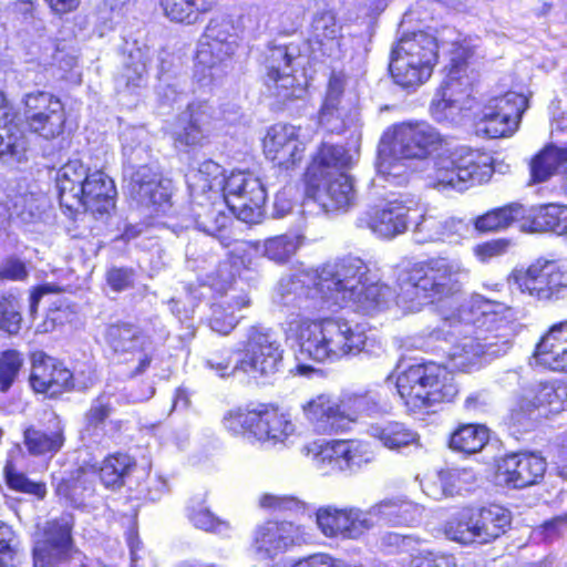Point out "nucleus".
I'll use <instances>...</instances> for the list:
<instances>
[{
    "label": "nucleus",
    "mask_w": 567,
    "mask_h": 567,
    "mask_svg": "<svg viewBox=\"0 0 567 567\" xmlns=\"http://www.w3.org/2000/svg\"><path fill=\"white\" fill-rule=\"evenodd\" d=\"M466 275L460 259L439 257L411 265L398 278L399 303L410 311L437 307L442 322L429 337L446 343L442 351L457 370L470 369L482 357L506 354L514 338L501 305L480 295L463 299L462 278Z\"/></svg>",
    "instance_id": "nucleus-1"
},
{
    "label": "nucleus",
    "mask_w": 567,
    "mask_h": 567,
    "mask_svg": "<svg viewBox=\"0 0 567 567\" xmlns=\"http://www.w3.org/2000/svg\"><path fill=\"white\" fill-rule=\"evenodd\" d=\"M278 292L284 305L309 312L350 305L370 312L383 306L391 296L390 288L379 282L361 258L353 256L282 278Z\"/></svg>",
    "instance_id": "nucleus-2"
},
{
    "label": "nucleus",
    "mask_w": 567,
    "mask_h": 567,
    "mask_svg": "<svg viewBox=\"0 0 567 567\" xmlns=\"http://www.w3.org/2000/svg\"><path fill=\"white\" fill-rule=\"evenodd\" d=\"M299 355L313 361H334L368 351L369 338L359 324L343 319L300 320L296 323Z\"/></svg>",
    "instance_id": "nucleus-3"
},
{
    "label": "nucleus",
    "mask_w": 567,
    "mask_h": 567,
    "mask_svg": "<svg viewBox=\"0 0 567 567\" xmlns=\"http://www.w3.org/2000/svg\"><path fill=\"white\" fill-rule=\"evenodd\" d=\"M431 163L425 181L429 187L437 190L465 192L487 183L494 174L493 157L466 146L440 154Z\"/></svg>",
    "instance_id": "nucleus-4"
},
{
    "label": "nucleus",
    "mask_w": 567,
    "mask_h": 567,
    "mask_svg": "<svg viewBox=\"0 0 567 567\" xmlns=\"http://www.w3.org/2000/svg\"><path fill=\"white\" fill-rule=\"evenodd\" d=\"M282 350L276 336L264 327H250L247 340L236 363H231L230 351L224 350L205 360L207 368L214 370L219 377H228L241 371L252 378L270 377L281 364Z\"/></svg>",
    "instance_id": "nucleus-5"
},
{
    "label": "nucleus",
    "mask_w": 567,
    "mask_h": 567,
    "mask_svg": "<svg viewBox=\"0 0 567 567\" xmlns=\"http://www.w3.org/2000/svg\"><path fill=\"white\" fill-rule=\"evenodd\" d=\"M398 393L410 413H422L441 402L452 401L458 390L453 377L434 362L413 364L396 381Z\"/></svg>",
    "instance_id": "nucleus-6"
},
{
    "label": "nucleus",
    "mask_w": 567,
    "mask_h": 567,
    "mask_svg": "<svg viewBox=\"0 0 567 567\" xmlns=\"http://www.w3.org/2000/svg\"><path fill=\"white\" fill-rule=\"evenodd\" d=\"M224 426L234 434L249 433L260 442L282 443L295 431L291 421L268 404H257L251 409L229 411L224 417Z\"/></svg>",
    "instance_id": "nucleus-7"
},
{
    "label": "nucleus",
    "mask_w": 567,
    "mask_h": 567,
    "mask_svg": "<svg viewBox=\"0 0 567 567\" xmlns=\"http://www.w3.org/2000/svg\"><path fill=\"white\" fill-rule=\"evenodd\" d=\"M511 523V512L498 505L464 509L447 523L446 535L462 544H487L505 534Z\"/></svg>",
    "instance_id": "nucleus-8"
},
{
    "label": "nucleus",
    "mask_w": 567,
    "mask_h": 567,
    "mask_svg": "<svg viewBox=\"0 0 567 567\" xmlns=\"http://www.w3.org/2000/svg\"><path fill=\"white\" fill-rule=\"evenodd\" d=\"M243 30L239 20L230 14L214 16L198 42L196 62L210 71L227 66L240 44Z\"/></svg>",
    "instance_id": "nucleus-9"
},
{
    "label": "nucleus",
    "mask_w": 567,
    "mask_h": 567,
    "mask_svg": "<svg viewBox=\"0 0 567 567\" xmlns=\"http://www.w3.org/2000/svg\"><path fill=\"white\" fill-rule=\"evenodd\" d=\"M444 138L427 122H402L389 127L382 136V145H388L395 155L411 159H426L440 151Z\"/></svg>",
    "instance_id": "nucleus-10"
},
{
    "label": "nucleus",
    "mask_w": 567,
    "mask_h": 567,
    "mask_svg": "<svg viewBox=\"0 0 567 567\" xmlns=\"http://www.w3.org/2000/svg\"><path fill=\"white\" fill-rule=\"evenodd\" d=\"M233 281L234 274L227 261L219 264L216 271L206 276V284L220 295V299L212 305L209 326L221 334H228L243 317L239 312L250 306L246 293L231 290Z\"/></svg>",
    "instance_id": "nucleus-11"
},
{
    "label": "nucleus",
    "mask_w": 567,
    "mask_h": 567,
    "mask_svg": "<svg viewBox=\"0 0 567 567\" xmlns=\"http://www.w3.org/2000/svg\"><path fill=\"white\" fill-rule=\"evenodd\" d=\"M221 197L231 213L245 223H258L264 215L266 188L251 172L233 171Z\"/></svg>",
    "instance_id": "nucleus-12"
},
{
    "label": "nucleus",
    "mask_w": 567,
    "mask_h": 567,
    "mask_svg": "<svg viewBox=\"0 0 567 567\" xmlns=\"http://www.w3.org/2000/svg\"><path fill=\"white\" fill-rule=\"evenodd\" d=\"M134 463L126 454H115L106 457L99 470L95 467H78L68 477H61L56 483V492L70 499H76L89 489L96 476L106 487H120Z\"/></svg>",
    "instance_id": "nucleus-13"
},
{
    "label": "nucleus",
    "mask_w": 567,
    "mask_h": 567,
    "mask_svg": "<svg viewBox=\"0 0 567 567\" xmlns=\"http://www.w3.org/2000/svg\"><path fill=\"white\" fill-rule=\"evenodd\" d=\"M415 203L412 199H384L369 207L357 219V226L367 228L377 237L393 239L408 230L410 213Z\"/></svg>",
    "instance_id": "nucleus-14"
},
{
    "label": "nucleus",
    "mask_w": 567,
    "mask_h": 567,
    "mask_svg": "<svg viewBox=\"0 0 567 567\" xmlns=\"http://www.w3.org/2000/svg\"><path fill=\"white\" fill-rule=\"evenodd\" d=\"M374 452L362 441H332L320 445L313 462L322 474L355 473L374 461Z\"/></svg>",
    "instance_id": "nucleus-15"
},
{
    "label": "nucleus",
    "mask_w": 567,
    "mask_h": 567,
    "mask_svg": "<svg viewBox=\"0 0 567 567\" xmlns=\"http://www.w3.org/2000/svg\"><path fill=\"white\" fill-rule=\"evenodd\" d=\"M522 292L538 300L563 298L567 292V268L557 260L537 259L517 278Z\"/></svg>",
    "instance_id": "nucleus-16"
},
{
    "label": "nucleus",
    "mask_w": 567,
    "mask_h": 567,
    "mask_svg": "<svg viewBox=\"0 0 567 567\" xmlns=\"http://www.w3.org/2000/svg\"><path fill=\"white\" fill-rule=\"evenodd\" d=\"M24 116L30 130L45 140L59 136L64 128L65 112L59 97L45 91L30 92L23 97Z\"/></svg>",
    "instance_id": "nucleus-17"
},
{
    "label": "nucleus",
    "mask_w": 567,
    "mask_h": 567,
    "mask_svg": "<svg viewBox=\"0 0 567 567\" xmlns=\"http://www.w3.org/2000/svg\"><path fill=\"white\" fill-rule=\"evenodd\" d=\"M310 539L305 527L288 520H268L254 530L251 547L261 558H275Z\"/></svg>",
    "instance_id": "nucleus-18"
},
{
    "label": "nucleus",
    "mask_w": 567,
    "mask_h": 567,
    "mask_svg": "<svg viewBox=\"0 0 567 567\" xmlns=\"http://www.w3.org/2000/svg\"><path fill=\"white\" fill-rule=\"evenodd\" d=\"M527 106V99L516 92L493 97L483 110L480 130L491 138L512 135Z\"/></svg>",
    "instance_id": "nucleus-19"
},
{
    "label": "nucleus",
    "mask_w": 567,
    "mask_h": 567,
    "mask_svg": "<svg viewBox=\"0 0 567 567\" xmlns=\"http://www.w3.org/2000/svg\"><path fill=\"white\" fill-rule=\"evenodd\" d=\"M296 58V48L288 45H270L265 54V86L270 96L279 103H285L296 95V79L293 76L292 61Z\"/></svg>",
    "instance_id": "nucleus-20"
},
{
    "label": "nucleus",
    "mask_w": 567,
    "mask_h": 567,
    "mask_svg": "<svg viewBox=\"0 0 567 567\" xmlns=\"http://www.w3.org/2000/svg\"><path fill=\"white\" fill-rule=\"evenodd\" d=\"M72 527L73 516L69 513L48 523L44 539L33 550L34 567H55L76 553L72 544Z\"/></svg>",
    "instance_id": "nucleus-21"
},
{
    "label": "nucleus",
    "mask_w": 567,
    "mask_h": 567,
    "mask_svg": "<svg viewBox=\"0 0 567 567\" xmlns=\"http://www.w3.org/2000/svg\"><path fill=\"white\" fill-rule=\"evenodd\" d=\"M307 196L327 213L348 210L357 200L353 181L347 173L321 174L320 178H309Z\"/></svg>",
    "instance_id": "nucleus-22"
},
{
    "label": "nucleus",
    "mask_w": 567,
    "mask_h": 567,
    "mask_svg": "<svg viewBox=\"0 0 567 567\" xmlns=\"http://www.w3.org/2000/svg\"><path fill=\"white\" fill-rule=\"evenodd\" d=\"M446 75L437 89L430 106L432 116L436 121L447 118V111L462 109L464 97L468 96V80L465 76L466 61L460 53H455L445 66Z\"/></svg>",
    "instance_id": "nucleus-23"
},
{
    "label": "nucleus",
    "mask_w": 567,
    "mask_h": 567,
    "mask_svg": "<svg viewBox=\"0 0 567 567\" xmlns=\"http://www.w3.org/2000/svg\"><path fill=\"white\" fill-rule=\"evenodd\" d=\"M561 406V394L555 386L549 383H540L517 399L511 410V422L528 429L538 417L558 412Z\"/></svg>",
    "instance_id": "nucleus-24"
},
{
    "label": "nucleus",
    "mask_w": 567,
    "mask_h": 567,
    "mask_svg": "<svg viewBox=\"0 0 567 567\" xmlns=\"http://www.w3.org/2000/svg\"><path fill=\"white\" fill-rule=\"evenodd\" d=\"M266 156L286 171L303 158L305 143L300 140V127L278 123L272 125L264 138Z\"/></svg>",
    "instance_id": "nucleus-25"
},
{
    "label": "nucleus",
    "mask_w": 567,
    "mask_h": 567,
    "mask_svg": "<svg viewBox=\"0 0 567 567\" xmlns=\"http://www.w3.org/2000/svg\"><path fill=\"white\" fill-rule=\"evenodd\" d=\"M134 151L124 146V154L128 155L132 164L130 173L128 193L132 198L144 206H161L168 202V188L162 179V175L155 165H141L134 167Z\"/></svg>",
    "instance_id": "nucleus-26"
},
{
    "label": "nucleus",
    "mask_w": 567,
    "mask_h": 567,
    "mask_svg": "<svg viewBox=\"0 0 567 567\" xmlns=\"http://www.w3.org/2000/svg\"><path fill=\"white\" fill-rule=\"evenodd\" d=\"M192 197L190 218L195 228L215 237L223 247H229L234 241L230 231L233 217L221 209L224 202L217 204L215 202L217 198H212V196Z\"/></svg>",
    "instance_id": "nucleus-27"
},
{
    "label": "nucleus",
    "mask_w": 567,
    "mask_h": 567,
    "mask_svg": "<svg viewBox=\"0 0 567 567\" xmlns=\"http://www.w3.org/2000/svg\"><path fill=\"white\" fill-rule=\"evenodd\" d=\"M105 341L114 352L136 357V373H143L150 367L151 342L138 327L131 323L111 324L106 329Z\"/></svg>",
    "instance_id": "nucleus-28"
},
{
    "label": "nucleus",
    "mask_w": 567,
    "mask_h": 567,
    "mask_svg": "<svg viewBox=\"0 0 567 567\" xmlns=\"http://www.w3.org/2000/svg\"><path fill=\"white\" fill-rule=\"evenodd\" d=\"M215 120V110L207 101H194L177 118L173 131L175 143L185 146L200 145Z\"/></svg>",
    "instance_id": "nucleus-29"
},
{
    "label": "nucleus",
    "mask_w": 567,
    "mask_h": 567,
    "mask_svg": "<svg viewBox=\"0 0 567 567\" xmlns=\"http://www.w3.org/2000/svg\"><path fill=\"white\" fill-rule=\"evenodd\" d=\"M545 471V458L534 453H518L503 458L498 465V477L508 486L524 488L537 484Z\"/></svg>",
    "instance_id": "nucleus-30"
},
{
    "label": "nucleus",
    "mask_w": 567,
    "mask_h": 567,
    "mask_svg": "<svg viewBox=\"0 0 567 567\" xmlns=\"http://www.w3.org/2000/svg\"><path fill=\"white\" fill-rule=\"evenodd\" d=\"M30 382L37 392L53 396L72 386V373L55 359L35 352L32 355Z\"/></svg>",
    "instance_id": "nucleus-31"
},
{
    "label": "nucleus",
    "mask_w": 567,
    "mask_h": 567,
    "mask_svg": "<svg viewBox=\"0 0 567 567\" xmlns=\"http://www.w3.org/2000/svg\"><path fill=\"white\" fill-rule=\"evenodd\" d=\"M90 173L80 159L69 161L56 172L55 183L60 205L71 214L82 209L83 185Z\"/></svg>",
    "instance_id": "nucleus-32"
},
{
    "label": "nucleus",
    "mask_w": 567,
    "mask_h": 567,
    "mask_svg": "<svg viewBox=\"0 0 567 567\" xmlns=\"http://www.w3.org/2000/svg\"><path fill=\"white\" fill-rule=\"evenodd\" d=\"M116 188L113 179L102 171L91 172L83 185L82 209L94 216L109 214L115 207Z\"/></svg>",
    "instance_id": "nucleus-33"
},
{
    "label": "nucleus",
    "mask_w": 567,
    "mask_h": 567,
    "mask_svg": "<svg viewBox=\"0 0 567 567\" xmlns=\"http://www.w3.org/2000/svg\"><path fill=\"white\" fill-rule=\"evenodd\" d=\"M16 113L4 93L0 90V158L21 162L24 158L28 142L22 130L13 122Z\"/></svg>",
    "instance_id": "nucleus-34"
},
{
    "label": "nucleus",
    "mask_w": 567,
    "mask_h": 567,
    "mask_svg": "<svg viewBox=\"0 0 567 567\" xmlns=\"http://www.w3.org/2000/svg\"><path fill=\"white\" fill-rule=\"evenodd\" d=\"M23 436L27 450L35 456H53L65 442L64 425L56 415H52L43 426H29Z\"/></svg>",
    "instance_id": "nucleus-35"
},
{
    "label": "nucleus",
    "mask_w": 567,
    "mask_h": 567,
    "mask_svg": "<svg viewBox=\"0 0 567 567\" xmlns=\"http://www.w3.org/2000/svg\"><path fill=\"white\" fill-rule=\"evenodd\" d=\"M343 90V76L332 73L318 116L319 124L331 133L340 134L344 132L350 123L346 109L341 106Z\"/></svg>",
    "instance_id": "nucleus-36"
},
{
    "label": "nucleus",
    "mask_w": 567,
    "mask_h": 567,
    "mask_svg": "<svg viewBox=\"0 0 567 567\" xmlns=\"http://www.w3.org/2000/svg\"><path fill=\"white\" fill-rule=\"evenodd\" d=\"M535 359L554 371H567V321L554 324L542 338Z\"/></svg>",
    "instance_id": "nucleus-37"
},
{
    "label": "nucleus",
    "mask_w": 567,
    "mask_h": 567,
    "mask_svg": "<svg viewBox=\"0 0 567 567\" xmlns=\"http://www.w3.org/2000/svg\"><path fill=\"white\" fill-rule=\"evenodd\" d=\"M307 419L322 433L344 432L341 400L337 402L331 396L320 394L303 406Z\"/></svg>",
    "instance_id": "nucleus-38"
},
{
    "label": "nucleus",
    "mask_w": 567,
    "mask_h": 567,
    "mask_svg": "<svg viewBox=\"0 0 567 567\" xmlns=\"http://www.w3.org/2000/svg\"><path fill=\"white\" fill-rule=\"evenodd\" d=\"M227 182L225 169L210 159L204 161L196 172L188 175L190 196L220 198Z\"/></svg>",
    "instance_id": "nucleus-39"
},
{
    "label": "nucleus",
    "mask_w": 567,
    "mask_h": 567,
    "mask_svg": "<svg viewBox=\"0 0 567 567\" xmlns=\"http://www.w3.org/2000/svg\"><path fill=\"white\" fill-rule=\"evenodd\" d=\"M525 231H553L558 235L567 233V206L555 204L526 207V217L522 219Z\"/></svg>",
    "instance_id": "nucleus-40"
},
{
    "label": "nucleus",
    "mask_w": 567,
    "mask_h": 567,
    "mask_svg": "<svg viewBox=\"0 0 567 567\" xmlns=\"http://www.w3.org/2000/svg\"><path fill=\"white\" fill-rule=\"evenodd\" d=\"M422 507L400 498H385L371 506L379 523L390 526H412L420 522Z\"/></svg>",
    "instance_id": "nucleus-41"
},
{
    "label": "nucleus",
    "mask_w": 567,
    "mask_h": 567,
    "mask_svg": "<svg viewBox=\"0 0 567 567\" xmlns=\"http://www.w3.org/2000/svg\"><path fill=\"white\" fill-rule=\"evenodd\" d=\"M392 52L433 71L437 60V43L433 35L419 31L403 37Z\"/></svg>",
    "instance_id": "nucleus-42"
},
{
    "label": "nucleus",
    "mask_w": 567,
    "mask_h": 567,
    "mask_svg": "<svg viewBox=\"0 0 567 567\" xmlns=\"http://www.w3.org/2000/svg\"><path fill=\"white\" fill-rule=\"evenodd\" d=\"M45 199L43 196L30 192H17L9 189L3 206L11 220H18L23 225L40 221L44 213Z\"/></svg>",
    "instance_id": "nucleus-43"
},
{
    "label": "nucleus",
    "mask_w": 567,
    "mask_h": 567,
    "mask_svg": "<svg viewBox=\"0 0 567 567\" xmlns=\"http://www.w3.org/2000/svg\"><path fill=\"white\" fill-rule=\"evenodd\" d=\"M341 408L344 431L351 423L358 422L362 417H375L388 412V405L382 402L378 393L372 391L346 394L341 399Z\"/></svg>",
    "instance_id": "nucleus-44"
},
{
    "label": "nucleus",
    "mask_w": 567,
    "mask_h": 567,
    "mask_svg": "<svg viewBox=\"0 0 567 567\" xmlns=\"http://www.w3.org/2000/svg\"><path fill=\"white\" fill-rule=\"evenodd\" d=\"M468 230V224L455 217L445 219L423 217L415 227L417 234L424 233L422 241H447L451 244H458L467 235Z\"/></svg>",
    "instance_id": "nucleus-45"
},
{
    "label": "nucleus",
    "mask_w": 567,
    "mask_h": 567,
    "mask_svg": "<svg viewBox=\"0 0 567 567\" xmlns=\"http://www.w3.org/2000/svg\"><path fill=\"white\" fill-rule=\"evenodd\" d=\"M368 433L371 437L378 440L382 446L391 451H401L411 445H420L419 434L401 422L391 421L371 424Z\"/></svg>",
    "instance_id": "nucleus-46"
},
{
    "label": "nucleus",
    "mask_w": 567,
    "mask_h": 567,
    "mask_svg": "<svg viewBox=\"0 0 567 567\" xmlns=\"http://www.w3.org/2000/svg\"><path fill=\"white\" fill-rule=\"evenodd\" d=\"M220 0H159L166 18L172 22L192 25L210 12Z\"/></svg>",
    "instance_id": "nucleus-47"
},
{
    "label": "nucleus",
    "mask_w": 567,
    "mask_h": 567,
    "mask_svg": "<svg viewBox=\"0 0 567 567\" xmlns=\"http://www.w3.org/2000/svg\"><path fill=\"white\" fill-rule=\"evenodd\" d=\"M313 38L329 56L339 58L341 54L342 27L338 23L336 13L331 10L319 12L312 21Z\"/></svg>",
    "instance_id": "nucleus-48"
},
{
    "label": "nucleus",
    "mask_w": 567,
    "mask_h": 567,
    "mask_svg": "<svg viewBox=\"0 0 567 567\" xmlns=\"http://www.w3.org/2000/svg\"><path fill=\"white\" fill-rule=\"evenodd\" d=\"M353 157L341 145L323 143L313 159L309 178H320V175L344 173L352 164Z\"/></svg>",
    "instance_id": "nucleus-49"
},
{
    "label": "nucleus",
    "mask_w": 567,
    "mask_h": 567,
    "mask_svg": "<svg viewBox=\"0 0 567 567\" xmlns=\"http://www.w3.org/2000/svg\"><path fill=\"white\" fill-rule=\"evenodd\" d=\"M112 411L113 406L109 396L100 395L94 399L84 415V426L81 430L82 440L100 443L105 435L104 427Z\"/></svg>",
    "instance_id": "nucleus-50"
},
{
    "label": "nucleus",
    "mask_w": 567,
    "mask_h": 567,
    "mask_svg": "<svg viewBox=\"0 0 567 567\" xmlns=\"http://www.w3.org/2000/svg\"><path fill=\"white\" fill-rule=\"evenodd\" d=\"M525 217L526 207L519 203H511L478 216L474 220V227L480 233L497 231L515 221H522Z\"/></svg>",
    "instance_id": "nucleus-51"
},
{
    "label": "nucleus",
    "mask_w": 567,
    "mask_h": 567,
    "mask_svg": "<svg viewBox=\"0 0 567 567\" xmlns=\"http://www.w3.org/2000/svg\"><path fill=\"white\" fill-rule=\"evenodd\" d=\"M390 71L395 83L402 87H416L427 81L432 74L431 69L412 62L405 56L392 52Z\"/></svg>",
    "instance_id": "nucleus-52"
},
{
    "label": "nucleus",
    "mask_w": 567,
    "mask_h": 567,
    "mask_svg": "<svg viewBox=\"0 0 567 567\" xmlns=\"http://www.w3.org/2000/svg\"><path fill=\"white\" fill-rule=\"evenodd\" d=\"M382 146L378 165L379 178L393 185L406 184L411 176V158L395 155L388 145Z\"/></svg>",
    "instance_id": "nucleus-53"
},
{
    "label": "nucleus",
    "mask_w": 567,
    "mask_h": 567,
    "mask_svg": "<svg viewBox=\"0 0 567 567\" xmlns=\"http://www.w3.org/2000/svg\"><path fill=\"white\" fill-rule=\"evenodd\" d=\"M488 439L489 433L485 425L463 424L452 433L450 446L462 453L474 454L486 445Z\"/></svg>",
    "instance_id": "nucleus-54"
},
{
    "label": "nucleus",
    "mask_w": 567,
    "mask_h": 567,
    "mask_svg": "<svg viewBox=\"0 0 567 567\" xmlns=\"http://www.w3.org/2000/svg\"><path fill=\"white\" fill-rule=\"evenodd\" d=\"M148 58L141 49L131 51L122 73L117 78V86L127 90L143 87L147 82Z\"/></svg>",
    "instance_id": "nucleus-55"
},
{
    "label": "nucleus",
    "mask_w": 567,
    "mask_h": 567,
    "mask_svg": "<svg viewBox=\"0 0 567 567\" xmlns=\"http://www.w3.org/2000/svg\"><path fill=\"white\" fill-rule=\"evenodd\" d=\"M567 162V152L557 147H547L530 164V181L543 183L558 172Z\"/></svg>",
    "instance_id": "nucleus-56"
},
{
    "label": "nucleus",
    "mask_w": 567,
    "mask_h": 567,
    "mask_svg": "<svg viewBox=\"0 0 567 567\" xmlns=\"http://www.w3.org/2000/svg\"><path fill=\"white\" fill-rule=\"evenodd\" d=\"M302 236L284 234L262 243V255L277 264L288 262L302 245Z\"/></svg>",
    "instance_id": "nucleus-57"
},
{
    "label": "nucleus",
    "mask_w": 567,
    "mask_h": 567,
    "mask_svg": "<svg viewBox=\"0 0 567 567\" xmlns=\"http://www.w3.org/2000/svg\"><path fill=\"white\" fill-rule=\"evenodd\" d=\"M349 507L337 508L334 506L320 507L317 512V524L327 537L341 535L348 538Z\"/></svg>",
    "instance_id": "nucleus-58"
},
{
    "label": "nucleus",
    "mask_w": 567,
    "mask_h": 567,
    "mask_svg": "<svg viewBox=\"0 0 567 567\" xmlns=\"http://www.w3.org/2000/svg\"><path fill=\"white\" fill-rule=\"evenodd\" d=\"M187 516L196 528L205 532L226 536L231 529L229 522L215 516L199 502L192 501V504L187 507Z\"/></svg>",
    "instance_id": "nucleus-59"
},
{
    "label": "nucleus",
    "mask_w": 567,
    "mask_h": 567,
    "mask_svg": "<svg viewBox=\"0 0 567 567\" xmlns=\"http://www.w3.org/2000/svg\"><path fill=\"white\" fill-rule=\"evenodd\" d=\"M21 322L19 297L13 292L0 293V330L11 336L18 334Z\"/></svg>",
    "instance_id": "nucleus-60"
},
{
    "label": "nucleus",
    "mask_w": 567,
    "mask_h": 567,
    "mask_svg": "<svg viewBox=\"0 0 567 567\" xmlns=\"http://www.w3.org/2000/svg\"><path fill=\"white\" fill-rule=\"evenodd\" d=\"M4 476L7 485L17 492L34 495L43 498L47 489L42 483L29 480L23 473L17 471L11 463H7L4 467Z\"/></svg>",
    "instance_id": "nucleus-61"
},
{
    "label": "nucleus",
    "mask_w": 567,
    "mask_h": 567,
    "mask_svg": "<svg viewBox=\"0 0 567 567\" xmlns=\"http://www.w3.org/2000/svg\"><path fill=\"white\" fill-rule=\"evenodd\" d=\"M22 355L16 350H7L0 355V391H9L22 367Z\"/></svg>",
    "instance_id": "nucleus-62"
},
{
    "label": "nucleus",
    "mask_w": 567,
    "mask_h": 567,
    "mask_svg": "<svg viewBox=\"0 0 567 567\" xmlns=\"http://www.w3.org/2000/svg\"><path fill=\"white\" fill-rule=\"evenodd\" d=\"M437 480L442 488H444L446 497L460 494L466 485L471 484L473 473L466 468H451L440 471Z\"/></svg>",
    "instance_id": "nucleus-63"
},
{
    "label": "nucleus",
    "mask_w": 567,
    "mask_h": 567,
    "mask_svg": "<svg viewBox=\"0 0 567 567\" xmlns=\"http://www.w3.org/2000/svg\"><path fill=\"white\" fill-rule=\"evenodd\" d=\"M18 540L12 528L0 522V566L16 567Z\"/></svg>",
    "instance_id": "nucleus-64"
}]
</instances>
